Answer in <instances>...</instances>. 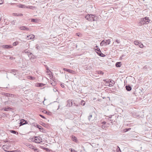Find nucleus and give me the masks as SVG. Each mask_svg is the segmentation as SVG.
<instances>
[{
    "label": "nucleus",
    "mask_w": 152,
    "mask_h": 152,
    "mask_svg": "<svg viewBox=\"0 0 152 152\" xmlns=\"http://www.w3.org/2000/svg\"><path fill=\"white\" fill-rule=\"evenodd\" d=\"M92 114H90L89 115L88 117V120L89 121H90L91 119V118L92 117Z\"/></svg>",
    "instance_id": "nucleus-32"
},
{
    "label": "nucleus",
    "mask_w": 152,
    "mask_h": 152,
    "mask_svg": "<svg viewBox=\"0 0 152 152\" xmlns=\"http://www.w3.org/2000/svg\"><path fill=\"white\" fill-rule=\"evenodd\" d=\"M45 85V84L42 83H37L36 86L37 87H42Z\"/></svg>",
    "instance_id": "nucleus-15"
},
{
    "label": "nucleus",
    "mask_w": 152,
    "mask_h": 152,
    "mask_svg": "<svg viewBox=\"0 0 152 152\" xmlns=\"http://www.w3.org/2000/svg\"><path fill=\"white\" fill-rule=\"evenodd\" d=\"M34 126L37 128H38L39 129V130L40 131L42 132H45V129L42 127V126H41L40 125L36 124V125H35Z\"/></svg>",
    "instance_id": "nucleus-4"
},
{
    "label": "nucleus",
    "mask_w": 152,
    "mask_h": 152,
    "mask_svg": "<svg viewBox=\"0 0 152 152\" xmlns=\"http://www.w3.org/2000/svg\"><path fill=\"white\" fill-rule=\"evenodd\" d=\"M36 48L37 49H38V48H37V47H36Z\"/></svg>",
    "instance_id": "nucleus-61"
},
{
    "label": "nucleus",
    "mask_w": 152,
    "mask_h": 152,
    "mask_svg": "<svg viewBox=\"0 0 152 152\" xmlns=\"http://www.w3.org/2000/svg\"><path fill=\"white\" fill-rule=\"evenodd\" d=\"M10 132L11 133H13V134H18V132L17 131H15V130H11L10 131Z\"/></svg>",
    "instance_id": "nucleus-24"
},
{
    "label": "nucleus",
    "mask_w": 152,
    "mask_h": 152,
    "mask_svg": "<svg viewBox=\"0 0 152 152\" xmlns=\"http://www.w3.org/2000/svg\"><path fill=\"white\" fill-rule=\"evenodd\" d=\"M27 124V121L25 120L22 119L20 120V122L19 123L20 124V126L23 125Z\"/></svg>",
    "instance_id": "nucleus-5"
},
{
    "label": "nucleus",
    "mask_w": 152,
    "mask_h": 152,
    "mask_svg": "<svg viewBox=\"0 0 152 152\" xmlns=\"http://www.w3.org/2000/svg\"><path fill=\"white\" fill-rule=\"evenodd\" d=\"M23 14H18V16H23Z\"/></svg>",
    "instance_id": "nucleus-51"
},
{
    "label": "nucleus",
    "mask_w": 152,
    "mask_h": 152,
    "mask_svg": "<svg viewBox=\"0 0 152 152\" xmlns=\"http://www.w3.org/2000/svg\"><path fill=\"white\" fill-rule=\"evenodd\" d=\"M26 145L28 147L33 150L34 151H36L37 150V148H35L34 146H33L31 144L28 143Z\"/></svg>",
    "instance_id": "nucleus-6"
},
{
    "label": "nucleus",
    "mask_w": 152,
    "mask_h": 152,
    "mask_svg": "<svg viewBox=\"0 0 152 152\" xmlns=\"http://www.w3.org/2000/svg\"><path fill=\"white\" fill-rule=\"evenodd\" d=\"M109 83V84L108 86L109 87H112V86H113V85H114V84H112V83Z\"/></svg>",
    "instance_id": "nucleus-45"
},
{
    "label": "nucleus",
    "mask_w": 152,
    "mask_h": 152,
    "mask_svg": "<svg viewBox=\"0 0 152 152\" xmlns=\"http://www.w3.org/2000/svg\"><path fill=\"white\" fill-rule=\"evenodd\" d=\"M140 43L138 40L135 41L134 42V44L136 45H139Z\"/></svg>",
    "instance_id": "nucleus-27"
},
{
    "label": "nucleus",
    "mask_w": 152,
    "mask_h": 152,
    "mask_svg": "<svg viewBox=\"0 0 152 152\" xmlns=\"http://www.w3.org/2000/svg\"><path fill=\"white\" fill-rule=\"evenodd\" d=\"M72 140L75 142H77V138L74 136H72Z\"/></svg>",
    "instance_id": "nucleus-19"
},
{
    "label": "nucleus",
    "mask_w": 152,
    "mask_h": 152,
    "mask_svg": "<svg viewBox=\"0 0 152 152\" xmlns=\"http://www.w3.org/2000/svg\"><path fill=\"white\" fill-rule=\"evenodd\" d=\"M34 139H35V137H34L32 138L31 139V140L32 142H35V140H34Z\"/></svg>",
    "instance_id": "nucleus-36"
},
{
    "label": "nucleus",
    "mask_w": 152,
    "mask_h": 152,
    "mask_svg": "<svg viewBox=\"0 0 152 152\" xmlns=\"http://www.w3.org/2000/svg\"><path fill=\"white\" fill-rule=\"evenodd\" d=\"M42 126H44L45 125V124L44 123H42Z\"/></svg>",
    "instance_id": "nucleus-57"
},
{
    "label": "nucleus",
    "mask_w": 152,
    "mask_h": 152,
    "mask_svg": "<svg viewBox=\"0 0 152 152\" xmlns=\"http://www.w3.org/2000/svg\"><path fill=\"white\" fill-rule=\"evenodd\" d=\"M85 18L88 20L95 21L96 20L97 17L95 15L88 14L86 16Z\"/></svg>",
    "instance_id": "nucleus-1"
},
{
    "label": "nucleus",
    "mask_w": 152,
    "mask_h": 152,
    "mask_svg": "<svg viewBox=\"0 0 152 152\" xmlns=\"http://www.w3.org/2000/svg\"><path fill=\"white\" fill-rule=\"evenodd\" d=\"M2 48H12V46L10 45H3L2 46Z\"/></svg>",
    "instance_id": "nucleus-10"
},
{
    "label": "nucleus",
    "mask_w": 152,
    "mask_h": 152,
    "mask_svg": "<svg viewBox=\"0 0 152 152\" xmlns=\"http://www.w3.org/2000/svg\"><path fill=\"white\" fill-rule=\"evenodd\" d=\"M36 58H28V59H27V60H30L32 62H34L35 61L34 59Z\"/></svg>",
    "instance_id": "nucleus-23"
},
{
    "label": "nucleus",
    "mask_w": 152,
    "mask_h": 152,
    "mask_svg": "<svg viewBox=\"0 0 152 152\" xmlns=\"http://www.w3.org/2000/svg\"><path fill=\"white\" fill-rule=\"evenodd\" d=\"M97 73L98 74L100 75H103L104 74V72L101 71H96Z\"/></svg>",
    "instance_id": "nucleus-22"
},
{
    "label": "nucleus",
    "mask_w": 152,
    "mask_h": 152,
    "mask_svg": "<svg viewBox=\"0 0 152 152\" xmlns=\"http://www.w3.org/2000/svg\"><path fill=\"white\" fill-rule=\"evenodd\" d=\"M43 112L44 113H47V112L45 110H44Z\"/></svg>",
    "instance_id": "nucleus-53"
},
{
    "label": "nucleus",
    "mask_w": 152,
    "mask_h": 152,
    "mask_svg": "<svg viewBox=\"0 0 152 152\" xmlns=\"http://www.w3.org/2000/svg\"><path fill=\"white\" fill-rule=\"evenodd\" d=\"M72 102L70 99L68 100H67V105L69 107H71L72 105Z\"/></svg>",
    "instance_id": "nucleus-14"
},
{
    "label": "nucleus",
    "mask_w": 152,
    "mask_h": 152,
    "mask_svg": "<svg viewBox=\"0 0 152 152\" xmlns=\"http://www.w3.org/2000/svg\"><path fill=\"white\" fill-rule=\"evenodd\" d=\"M73 152H77L76 151H74Z\"/></svg>",
    "instance_id": "nucleus-62"
},
{
    "label": "nucleus",
    "mask_w": 152,
    "mask_h": 152,
    "mask_svg": "<svg viewBox=\"0 0 152 152\" xmlns=\"http://www.w3.org/2000/svg\"><path fill=\"white\" fill-rule=\"evenodd\" d=\"M130 129H131L130 128H128V129H124V130H125V132H126L128 131Z\"/></svg>",
    "instance_id": "nucleus-39"
},
{
    "label": "nucleus",
    "mask_w": 152,
    "mask_h": 152,
    "mask_svg": "<svg viewBox=\"0 0 152 152\" xmlns=\"http://www.w3.org/2000/svg\"><path fill=\"white\" fill-rule=\"evenodd\" d=\"M125 88L128 91H130L132 90L131 87L129 85H126L125 86Z\"/></svg>",
    "instance_id": "nucleus-11"
},
{
    "label": "nucleus",
    "mask_w": 152,
    "mask_h": 152,
    "mask_svg": "<svg viewBox=\"0 0 152 152\" xmlns=\"http://www.w3.org/2000/svg\"><path fill=\"white\" fill-rule=\"evenodd\" d=\"M39 115V116H40L41 118H44V119H45L46 118L44 116L40 114Z\"/></svg>",
    "instance_id": "nucleus-40"
},
{
    "label": "nucleus",
    "mask_w": 152,
    "mask_h": 152,
    "mask_svg": "<svg viewBox=\"0 0 152 152\" xmlns=\"http://www.w3.org/2000/svg\"><path fill=\"white\" fill-rule=\"evenodd\" d=\"M52 86H55L56 84V83L54 81V82H52L51 83Z\"/></svg>",
    "instance_id": "nucleus-37"
},
{
    "label": "nucleus",
    "mask_w": 152,
    "mask_h": 152,
    "mask_svg": "<svg viewBox=\"0 0 152 152\" xmlns=\"http://www.w3.org/2000/svg\"><path fill=\"white\" fill-rule=\"evenodd\" d=\"M102 124H106V122L105 121H103L102 122Z\"/></svg>",
    "instance_id": "nucleus-50"
},
{
    "label": "nucleus",
    "mask_w": 152,
    "mask_h": 152,
    "mask_svg": "<svg viewBox=\"0 0 152 152\" xmlns=\"http://www.w3.org/2000/svg\"><path fill=\"white\" fill-rule=\"evenodd\" d=\"M34 37L35 36L34 35H32L31 37L30 38V39H33L34 38Z\"/></svg>",
    "instance_id": "nucleus-44"
},
{
    "label": "nucleus",
    "mask_w": 152,
    "mask_h": 152,
    "mask_svg": "<svg viewBox=\"0 0 152 152\" xmlns=\"http://www.w3.org/2000/svg\"><path fill=\"white\" fill-rule=\"evenodd\" d=\"M115 41L118 44L120 43V41L119 40L116 39Z\"/></svg>",
    "instance_id": "nucleus-43"
},
{
    "label": "nucleus",
    "mask_w": 152,
    "mask_h": 152,
    "mask_svg": "<svg viewBox=\"0 0 152 152\" xmlns=\"http://www.w3.org/2000/svg\"><path fill=\"white\" fill-rule=\"evenodd\" d=\"M139 46L140 47V48H142L143 47V46H144L143 45V44H142L140 42V43L139 44Z\"/></svg>",
    "instance_id": "nucleus-35"
},
{
    "label": "nucleus",
    "mask_w": 152,
    "mask_h": 152,
    "mask_svg": "<svg viewBox=\"0 0 152 152\" xmlns=\"http://www.w3.org/2000/svg\"><path fill=\"white\" fill-rule=\"evenodd\" d=\"M60 106L59 105L58 106V107L57 108V110H58L60 108Z\"/></svg>",
    "instance_id": "nucleus-56"
},
{
    "label": "nucleus",
    "mask_w": 152,
    "mask_h": 152,
    "mask_svg": "<svg viewBox=\"0 0 152 152\" xmlns=\"http://www.w3.org/2000/svg\"><path fill=\"white\" fill-rule=\"evenodd\" d=\"M53 91L55 92H56V91H57V90L56 89H53Z\"/></svg>",
    "instance_id": "nucleus-52"
},
{
    "label": "nucleus",
    "mask_w": 152,
    "mask_h": 152,
    "mask_svg": "<svg viewBox=\"0 0 152 152\" xmlns=\"http://www.w3.org/2000/svg\"><path fill=\"white\" fill-rule=\"evenodd\" d=\"M105 41L106 45L109 44L110 42V39H107Z\"/></svg>",
    "instance_id": "nucleus-25"
},
{
    "label": "nucleus",
    "mask_w": 152,
    "mask_h": 152,
    "mask_svg": "<svg viewBox=\"0 0 152 152\" xmlns=\"http://www.w3.org/2000/svg\"><path fill=\"white\" fill-rule=\"evenodd\" d=\"M108 79H104L103 80V81L104 82H106L107 83V80Z\"/></svg>",
    "instance_id": "nucleus-49"
},
{
    "label": "nucleus",
    "mask_w": 152,
    "mask_h": 152,
    "mask_svg": "<svg viewBox=\"0 0 152 152\" xmlns=\"http://www.w3.org/2000/svg\"><path fill=\"white\" fill-rule=\"evenodd\" d=\"M63 70L65 71H66L67 72L71 73L73 74L74 72V71L73 70L65 68H64L63 69Z\"/></svg>",
    "instance_id": "nucleus-9"
},
{
    "label": "nucleus",
    "mask_w": 152,
    "mask_h": 152,
    "mask_svg": "<svg viewBox=\"0 0 152 152\" xmlns=\"http://www.w3.org/2000/svg\"><path fill=\"white\" fill-rule=\"evenodd\" d=\"M110 121H112V122H111L110 123L111 124H113V123H112V120H110Z\"/></svg>",
    "instance_id": "nucleus-60"
},
{
    "label": "nucleus",
    "mask_w": 152,
    "mask_h": 152,
    "mask_svg": "<svg viewBox=\"0 0 152 152\" xmlns=\"http://www.w3.org/2000/svg\"><path fill=\"white\" fill-rule=\"evenodd\" d=\"M8 152H20V151L19 150H14V151H7Z\"/></svg>",
    "instance_id": "nucleus-30"
},
{
    "label": "nucleus",
    "mask_w": 152,
    "mask_h": 152,
    "mask_svg": "<svg viewBox=\"0 0 152 152\" xmlns=\"http://www.w3.org/2000/svg\"><path fill=\"white\" fill-rule=\"evenodd\" d=\"M2 148L4 151H7L6 150L8 149L9 147L8 145H4L3 146Z\"/></svg>",
    "instance_id": "nucleus-17"
},
{
    "label": "nucleus",
    "mask_w": 152,
    "mask_h": 152,
    "mask_svg": "<svg viewBox=\"0 0 152 152\" xmlns=\"http://www.w3.org/2000/svg\"><path fill=\"white\" fill-rule=\"evenodd\" d=\"M105 98V97H103V99H104V98Z\"/></svg>",
    "instance_id": "nucleus-63"
},
{
    "label": "nucleus",
    "mask_w": 152,
    "mask_h": 152,
    "mask_svg": "<svg viewBox=\"0 0 152 152\" xmlns=\"http://www.w3.org/2000/svg\"><path fill=\"white\" fill-rule=\"evenodd\" d=\"M12 72H13V74L15 75H16V72H17V70L15 69H12Z\"/></svg>",
    "instance_id": "nucleus-28"
},
{
    "label": "nucleus",
    "mask_w": 152,
    "mask_h": 152,
    "mask_svg": "<svg viewBox=\"0 0 152 152\" xmlns=\"http://www.w3.org/2000/svg\"><path fill=\"white\" fill-rule=\"evenodd\" d=\"M100 45L102 46H103L106 45L105 41L104 40H102L100 43Z\"/></svg>",
    "instance_id": "nucleus-20"
},
{
    "label": "nucleus",
    "mask_w": 152,
    "mask_h": 152,
    "mask_svg": "<svg viewBox=\"0 0 152 152\" xmlns=\"http://www.w3.org/2000/svg\"><path fill=\"white\" fill-rule=\"evenodd\" d=\"M45 149H48V148H45Z\"/></svg>",
    "instance_id": "nucleus-64"
},
{
    "label": "nucleus",
    "mask_w": 152,
    "mask_h": 152,
    "mask_svg": "<svg viewBox=\"0 0 152 152\" xmlns=\"http://www.w3.org/2000/svg\"><path fill=\"white\" fill-rule=\"evenodd\" d=\"M35 142L37 143H40L42 142V139L39 136H35Z\"/></svg>",
    "instance_id": "nucleus-3"
},
{
    "label": "nucleus",
    "mask_w": 152,
    "mask_h": 152,
    "mask_svg": "<svg viewBox=\"0 0 152 152\" xmlns=\"http://www.w3.org/2000/svg\"><path fill=\"white\" fill-rule=\"evenodd\" d=\"M116 151L117 152H121L120 148L118 146Z\"/></svg>",
    "instance_id": "nucleus-31"
},
{
    "label": "nucleus",
    "mask_w": 152,
    "mask_h": 152,
    "mask_svg": "<svg viewBox=\"0 0 152 152\" xmlns=\"http://www.w3.org/2000/svg\"><path fill=\"white\" fill-rule=\"evenodd\" d=\"M76 35L78 37H80L81 35V34L80 33H76Z\"/></svg>",
    "instance_id": "nucleus-38"
},
{
    "label": "nucleus",
    "mask_w": 152,
    "mask_h": 152,
    "mask_svg": "<svg viewBox=\"0 0 152 152\" xmlns=\"http://www.w3.org/2000/svg\"><path fill=\"white\" fill-rule=\"evenodd\" d=\"M18 6L20 7V8H26V6L25 5H22V4H19Z\"/></svg>",
    "instance_id": "nucleus-21"
},
{
    "label": "nucleus",
    "mask_w": 152,
    "mask_h": 152,
    "mask_svg": "<svg viewBox=\"0 0 152 152\" xmlns=\"http://www.w3.org/2000/svg\"><path fill=\"white\" fill-rule=\"evenodd\" d=\"M86 103V102L83 100H81L80 102V104L83 106H84Z\"/></svg>",
    "instance_id": "nucleus-26"
},
{
    "label": "nucleus",
    "mask_w": 152,
    "mask_h": 152,
    "mask_svg": "<svg viewBox=\"0 0 152 152\" xmlns=\"http://www.w3.org/2000/svg\"><path fill=\"white\" fill-rule=\"evenodd\" d=\"M69 150L71 152H73L74 151H75V150L72 149V148H71L69 149Z\"/></svg>",
    "instance_id": "nucleus-42"
},
{
    "label": "nucleus",
    "mask_w": 152,
    "mask_h": 152,
    "mask_svg": "<svg viewBox=\"0 0 152 152\" xmlns=\"http://www.w3.org/2000/svg\"><path fill=\"white\" fill-rule=\"evenodd\" d=\"M11 109V108L10 107H5L4 109V110L5 111H8Z\"/></svg>",
    "instance_id": "nucleus-29"
},
{
    "label": "nucleus",
    "mask_w": 152,
    "mask_h": 152,
    "mask_svg": "<svg viewBox=\"0 0 152 152\" xmlns=\"http://www.w3.org/2000/svg\"><path fill=\"white\" fill-rule=\"evenodd\" d=\"M107 83H112V84H115V82L114 80L111 79H108L107 81Z\"/></svg>",
    "instance_id": "nucleus-13"
},
{
    "label": "nucleus",
    "mask_w": 152,
    "mask_h": 152,
    "mask_svg": "<svg viewBox=\"0 0 152 152\" xmlns=\"http://www.w3.org/2000/svg\"><path fill=\"white\" fill-rule=\"evenodd\" d=\"M18 44V42H15L13 43V45L15 46Z\"/></svg>",
    "instance_id": "nucleus-33"
},
{
    "label": "nucleus",
    "mask_w": 152,
    "mask_h": 152,
    "mask_svg": "<svg viewBox=\"0 0 152 152\" xmlns=\"http://www.w3.org/2000/svg\"><path fill=\"white\" fill-rule=\"evenodd\" d=\"M18 14H18L17 13L13 14L15 16H18Z\"/></svg>",
    "instance_id": "nucleus-47"
},
{
    "label": "nucleus",
    "mask_w": 152,
    "mask_h": 152,
    "mask_svg": "<svg viewBox=\"0 0 152 152\" xmlns=\"http://www.w3.org/2000/svg\"><path fill=\"white\" fill-rule=\"evenodd\" d=\"M31 53H30V54H28V56L29 57V56H31H31H29V55H31Z\"/></svg>",
    "instance_id": "nucleus-58"
},
{
    "label": "nucleus",
    "mask_w": 152,
    "mask_h": 152,
    "mask_svg": "<svg viewBox=\"0 0 152 152\" xmlns=\"http://www.w3.org/2000/svg\"><path fill=\"white\" fill-rule=\"evenodd\" d=\"M96 48L95 49V50L96 51V52L97 53V54L100 56L102 57H104L105 56V55L102 54L100 50V49L99 48H98V47L97 46H96Z\"/></svg>",
    "instance_id": "nucleus-2"
},
{
    "label": "nucleus",
    "mask_w": 152,
    "mask_h": 152,
    "mask_svg": "<svg viewBox=\"0 0 152 152\" xmlns=\"http://www.w3.org/2000/svg\"><path fill=\"white\" fill-rule=\"evenodd\" d=\"M143 20H144V23H145V24L148 23L150 21V20L149 19V18L146 17L144 18H143Z\"/></svg>",
    "instance_id": "nucleus-7"
},
{
    "label": "nucleus",
    "mask_w": 152,
    "mask_h": 152,
    "mask_svg": "<svg viewBox=\"0 0 152 152\" xmlns=\"http://www.w3.org/2000/svg\"><path fill=\"white\" fill-rule=\"evenodd\" d=\"M3 0H0V4H1L3 3Z\"/></svg>",
    "instance_id": "nucleus-48"
},
{
    "label": "nucleus",
    "mask_w": 152,
    "mask_h": 152,
    "mask_svg": "<svg viewBox=\"0 0 152 152\" xmlns=\"http://www.w3.org/2000/svg\"><path fill=\"white\" fill-rule=\"evenodd\" d=\"M28 90H26V91H25V92H26V93H27Z\"/></svg>",
    "instance_id": "nucleus-54"
},
{
    "label": "nucleus",
    "mask_w": 152,
    "mask_h": 152,
    "mask_svg": "<svg viewBox=\"0 0 152 152\" xmlns=\"http://www.w3.org/2000/svg\"><path fill=\"white\" fill-rule=\"evenodd\" d=\"M31 20L32 22H37L38 20L37 19H32Z\"/></svg>",
    "instance_id": "nucleus-34"
},
{
    "label": "nucleus",
    "mask_w": 152,
    "mask_h": 152,
    "mask_svg": "<svg viewBox=\"0 0 152 152\" xmlns=\"http://www.w3.org/2000/svg\"><path fill=\"white\" fill-rule=\"evenodd\" d=\"M13 58L14 59H15V58H11V57H10V59H12Z\"/></svg>",
    "instance_id": "nucleus-59"
},
{
    "label": "nucleus",
    "mask_w": 152,
    "mask_h": 152,
    "mask_svg": "<svg viewBox=\"0 0 152 152\" xmlns=\"http://www.w3.org/2000/svg\"><path fill=\"white\" fill-rule=\"evenodd\" d=\"M19 28L20 30H21L28 31L29 30V28H28L23 26H20L19 27Z\"/></svg>",
    "instance_id": "nucleus-8"
},
{
    "label": "nucleus",
    "mask_w": 152,
    "mask_h": 152,
    "mask_svg": "<svg viewBox=\"0 0 152 152\" xmlns=\"http://www.w3.org/2000/svg\"><path fill=\"white\" fill-rule=\"evenodd\" d=\"M46 68L47 70H49V68L48 66H47V67H46Z\"/></svg>",
    "instance_id": "nucleus-55"
},
{
    "label": "nucleus",
    "mask_w": 152,
    "mask_h": 152,
    "mask_svg": "<svg viewBox=\"0 0 152 152\" xmlns=\"http://www.w3.org/2000/svg\"><path fill=\"white\" fill-rule=\"evenodd\" d=\"M121 62H117L116 63L115 66L117 67H119L121 66Z\"/></svg>",
    "instance_id": "nucleus-18"
},
{
    "label": "nucleus",
    "mask_w": 152,
    "mask_h": 152,
    "mask_svg": "<svg viewBox=\"0 0 152 152\" xmlns=\"http://www.w3.org/2000/svg\"><path fill=\"white\" fill-rule=\"evenodd\" d=\"M3 93L4 94H3V95H4L7 97H10L12 95V94L8 93Z\"/></svg>",
    "instance_id": "nucleus-16"
},
{
    "label": "nucleus",
    "mask_w": 152,
    "mask_h": 152,
    "mask_svg": "<svg viewBox=\"0 0 152 152\" xmlns=\"http://www.w3.org/2000/svg\"><path fill=\"white\" fill-rule=\"evenodd\" d=\"M139 24L140 25H142L145 24V23H144L143 18H142L139 21Z\"/></svg>",
    "instance_id": "nucleus-12"
},
{
    "label": "nucleus",
    "mask_w": 152,
    "mask_h": 152,
    "mask_svg": "<svg viewBox=\"0 0 152 152\" xmlns=\"http://www.w3.org/2000/svg\"><path fill=\"white\" fill-rule=\"evenodd\" d=\"M26 8H29V9H33V8H34V7H33L32 6H30L29 7H26Z\"/></svg>",
    "instance_id": "nucleus-41"
},
{
    "label": "nucleus",
    "mask_w": 152,
    "mask_h": 152,
    "mask_svg": "<svg viewBox=\"0 0 152 152\" xmlns=\"http://www.w3.org/2000/svg\"><path fill=\"white\" fill-rule=\"evenodd\" d=\"M61 86L62 88H64L65 87L64 85L63 84H62L61 83Z\"/></svg>",
    "instance_id": "nucleus-46"
}]
</instances>
